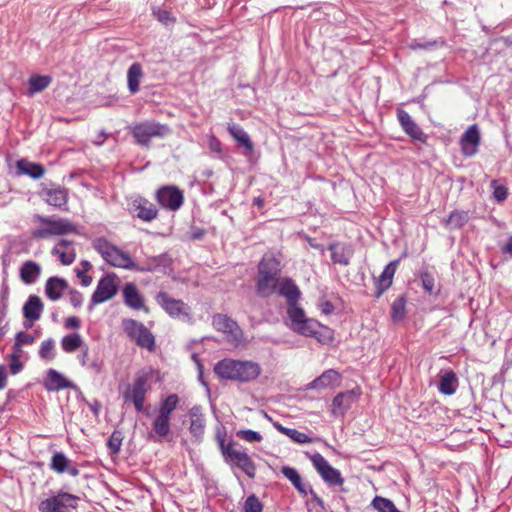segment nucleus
I'll return each instance as SVG.
<instances>
[{
    "instance_id": "nucleus-1",
    "label": "nucleus",
    "mask_w": 512,
    "mask_h": 512,
    "mask_svg": "<svg viewBox=\"0 0 512 512\" xmlns=\"http://www.w3.org/2000/svg\"><path fill=\"white\" fill-rule=\"evenodd\" d=\"M276 293L287 301V318L290 322L288 326L293 332L315 338L323 344L333 340V330L313 318H308L304 309L298 305L301 292L292 278H282Z\"/></svg>"
},
{
    "instance_id": "nucleus-2",
    "label": "nucleus",
    "mask_w": 512,
    "mask_h": 512,
    "mask_svg": "<svg viewBox=\"0 0 512 512\" xmlns=\"http://www.w3.org/2000/svg\"><path fill=\"white\" fill-rule=\"evenodd\" d=\"M281 263L273 254H264L257 265L255 294L266 299L277 292L281 280Z\"/></svg>"
},
{
    "instance_id": "nucleus-3",
    "label": "nucleus",
    "mask_w": 512,
    "mask_h": 512,
    "mask_svg": "<svg viewBox=\"0 0 512 512\" xmlns=\"http://www.w3.org/2000/svg\"><path fill=\"white\" fill-rule=\"evenodd\" d=\"M261 371L258 363L248 360L223 359L214 366V372L219 378L241 383L255 380Z\"/></svg>"
},
{
    "instance_id": "nucleus-4",
    "label": "nucleus",
    "mask_w": 512,
    "mask_h": 512,
    "mask_svg": "<svg viewBox=\"0 0 512 512\" xmlns=\"http://www.w3.org/2000/svg\"><path fill=\"white\" fill-rule=\"evenodd\" d=\"M128 130L134 143L146 149L151 147L152 139H164L172 133L169 125L155 120L135 122L128 126Z\"/></svg>"
},
{
    "instance_id": "nucleus-5",
    "label": "nucleus",
    "mask_w": 512,
    "mask_h": 512,
    "mask_svg": "<svg viewBox=\"0 0 512 512\" xmlns=\"http://www.w3.org/2000/svg\"><path fill=\"white\" fill-rule=\"evenodd\" d=\"M179 396L169 394L160 403L158 415L153 421V430L148 434V439L154 442H162L170 433V421L173 411L179 404Z\"/></svg>"
},
{
    "instance_id": "nucleus-6",
    "label": "nucleus",
    "mask_w": 512,
    "mask_h": 512,
    "mask_svg": "<svg viewBox=\"0 0 512 512\" xmlns=\"http://www.w3.org/2000/svg\"><path fill=\"white\" fill-rule=\"evenodd\" d=\"M92 246L111 266L134 271L135 268H137V264L132 260L128 253L110 243L104 237H99L93 240Z\"/></svg>"
},
{
    "instance_id": "nucleus-7",
    "label": "nucleus",
    "mask_w": 512,
    "mask_h": 512,
    "mask_svg": "<svg viewBox=\"0 0 512 512\" xmlns=\"http://www.w3.org/2000/svg\"><path fill=\"white\" fill-rule=\"evenodd\" d=\"M34 220L44 225V227L37 228L32 232L34 239H47L55 235L74 233L77 230L76 224L66 218L54 219L36 214Z\"/></svg>"
},
{
    "instance_id": "nucleus-8",
    "label": "nucleus",
    "mask_w": 512,
    "mask_h": 512,
    "mask_svg": "<svg viewBox=\"0 0 512 512\" xmlns=\"http://www.w3.org/2000/svg\"><path fill=\"white\" fill-rule=\"evenodd\" d=\"M80 498L62 490L51 494L38 504L40 512H73L78 507Z\"/></svg>"
},
{
    "instance_id": "nucleus-9",
    "label": "nucleus",
    "mask_w": 512,
    "mask_h": 512,
    "mask_svg": "<svg viewBox=\"0 0 512 512\" xmlns=\"http://www.w3.org/2000/svg\"><path fill=\"white\" fill-rule=\"evenodd\" d=\"M150 374L146 371H139L135 375L132 387L128 384L122 393L126 402H132L138 412L144 411L145 395L150 389Z\"/></svg>"
},
{
    "instance_id": "nucleus-10",
    "label": "nucleus",
    "mask_w": 512,
    "mask_h": 512,
    "mask_svg": "<svg viewBox=\"0 0 512 512\" xmlns=\"http://www.w3.org/2000/svg\"><path fill=\"white\" fill-rule=\"evenodd\" d=\"M310 460L316 471L328 486H340L341 492H348V490L343 487L344 478L342 477L340 471L331 466L320 453H314L312 456H310Z\"/></svg>"
},
{
    "instance_id": "nucleus-11",
    "label": "nucleus",
    "mask_w": 512,
    "mask_h": 512,
    "mask_svg": "<svg viewBox=\"0 0 512 512\" xmlns=\"http://www.w3.org/2000/svg\"><path fill=\"white\" fill-rule=\"evenodd\" d=\"M116 280L117 275L115 273H108L99 279L96 289L91 296L89 310H92L95 305L112 299L117 294L119 287Z\"/></svg>"
},
{
    "instance_id": "nucleus-12",
    "label": "nucleus",
    "mask_w": 512,
    "mask_h": 512,
    "mask_svg": "<svg viewBox=\"0 0 512 512\" xmlns=\"http://www.w3.org/2000/svg\"><path fill=\"white\" fill-rule=\"evenodd\" d=\"M155 301L170 317L191 319V309L182 300L172 298L168 293L160 291L156 294Z\"/></svg>"
},
{
    "instance_id": "nucleus-13",
    "label": "nucleus",
    "mask_w": 512,
    "mask_h": 512,
    "mask_svg": "<svg viewBox=\"0 0 512 512\" xmlns=\"http://www.w3.org/2000/svg\"><path fill=\"white\" fill-rule=\"evenodd\" d=\"M158 203L171 211H177L184 202L183 191L173 185H167L159 188L156 192Z\"/></svg>"
},
{
    "instance_id": "nucleus-14",
    "label": "nucleus",
    "mask_w": 512,
    "mask_h": 512,
    "mask_svg": "<svg viewBox=\"0 0 512 512\" xmlns=\"http://www.w3.org/2000/svg\"><path fill=\"white\" fill-rule=\"evenodd\" d=\"M397 119L403 131L413 140L425 143L427 135L404 109H397Z\"/></svg>"
},
{
    "instance_id": "nucleus-15",
    "label": "nucleus",
    "mask_w": 512,
    "mask_h": 512,
    "mask_svg": "<svg viewBox=\"0 0 512 512\" xmlns=\"http://www.w3.org/2000/svg\"><path fill=\"white\" fill-rule=\"evenodd\" d=\"M481 137L476 124L468 127L460 138L461 152L466 157H472L478 152Z\"/></svg>"
},
{
    "instance_id": "nucleus-16",
    "label": "nucleus",
    "mask_w": 512,
    "mask_h": 512,
    "mask_svg": "<svg viewBox=\"0 0 512 512\" xmlns=\"http://www.w3.org/2000/svg\"><path fill=\"white\" fill-rule=\"evenodd\" d=\"M227 453L228 458L225 460L226 463L236 466L242 470L249 478H255L256 465L247 453L237 451L235 449L233 452H229V450H227Z\"/></svg>"
},
{
    "instance_id": "nucleus-17",
    "label": "nucleus",
    "mask_w": 512,
    "mask_h": 512,
    "mask_svg": "<svg viewBox=\"0 0 512 512\" xmlns=\"http://www.w3.org/2000/svg\"><path fill=\"white\" fill-rule=\"evenodd\" d=\"M212 325L217 331L230 335L234 341H239L242 336L237 322L227 315L215 314L212 318Z\"/></svg>"
},
{
    "instance_id": "nucleus-18",
    "label": "nucleus",
    "mask_w": 512,
    "mask_h": 512,
    "mask_svg": "<svg viewBox=\"0 0 512 512\" xmlns=\"http://www.w3.org/2000/svg\"><path fill=\"white\" fill-rule=\"evenodd\" d=\"M361 391L359 388H354L351 390H347L345 392L338 393L332 401L333 410L332 413L334 415H338V411L343 415L345 411H347L351 405L356 402L358 397L360 396Z\"/></svg>"
},
{
    "instance_id": "nucleus-19",
    "label": "nucleus",
    "mask_w": 512,
    "mask_h": 512,
    "mask_svg": "<svg viewBox=\"0 0 512 512\" xmlns=\"http://www.w3.org/2000/svg\"><path fill=\"white\" fill-rule=\"evenodd\" d=\"M172 258L168 253H162L158 256L149 257L145 265L140 266L137 264L135 271L137 272H156L161 271L167 273V269L171 267Z\"/></svg>"
},
{
    "instance_id": "nucleus-20",
    "label": "nucleus",
    "mask_w": 512,
    "mask_h": 512,
    "mask_svg": "<svg viewBox=\"0 0 512 512\" xmlns=\"http://www.w3.org/2000/svg\"><path fill=\"white\" fill-rule=\"evenodd\" d=\"M400 263V259H396L388 263L384 270L382 271L381 275L378 277V279L375 282L376 285V292H375V298H380L381 295L391 287L393 283V276L396 272V269Z\"/></svg>"
},
{
    "instance_id": "nucleus-21",
    "label": "nucleus",
    "mask_w": 512,
    "mask_h": 512,
    "mask_svg": "<svg viewBox=\"0 0 512 512\" xmlns=\"http://www.w3.org/2000/svg\"><path fill=\"white\" fill-rule=\"evenodd\" d=\"M131 210L138 218L146 222H150L158 216V210L155 205L142 197L132 202Z\"/></svg>"
},
{
    "instance_id": "nucleus-22",
    "label": "nucleus",
    "mask_w": 512,
    "mask_h": 512,
    "mask_svg": "<svg viewBox=\"0 0 512 512\" xmlns=\"http://www.w3.org/2000/svg\"><path fill=\"white\" fill-rule=\"evenodd\" d=\"M44 387L47 391H59L68 388L74 389L76 385L57 370L50 368L44 380Z\"/></svg>"
},
{
    "instance_id": "nucleus-23",
    "label": "nucleus",
    "mask_w": 512,
    "mask_h": 512,
    "mask_svg": "<svg viewBox=\"0 0 512 512\" xmlns=\"http://www.w3.org/2000/svg\"><path fill=\"white\" fill-rule=\"evenodd\" d=\"M68 289L69 285L66 279L58 276H52L46 281L45 295L51 301H57L62 297L64 291H68Z\"/></svg>"
},
{
    "instance_id": "nucleus-24",
    "label": "nucleus",
    "mask_w": 512,
    "mask_h": 512,
    "mask_svg": "<svg viewBox=\"0 0 512 512\" xmlns=\"http://www.w3.org/2000/svg\"><path fill=\"white\" fill-rule=\"evenodd\" d=\"M341 379V375L338 371L334 369H328L324 371L320 376L315 378L313 381L308 383L305 387V390L311 389H325L328 387H332L336 382H339Z\"/></svg>"
},
{
    "instance_id": "nucleus-25",
    "label": "nucleus",
    "mask_w": 512,
    "mask_h": 512,
    "mask_svg": "<svg viewBox=\"0 0 512 512\" xmlns=\"http://www.w3.org/2000/svg\"><path fill=\"white\" fill-rule=\"evenodd\" d=\"M43 309L41 298L37 295H30L23 305L22 312L25 319L37 321L40 319Z\"/></svg>"
},
{
    "instance_id": "nucleus-26",
    "label": "nucleus",
    "mask_w": 512,
    "mask_h": 512,
    "mask_svg": "<svg viewBox=\"0 0 512 512\" xmlns=\"http://www.w3.org/2000/svg\"><path fill=\"white\" fill-rule=\"evenodd\" d=\"M124 303L135 310L144 308V298L134 283H127L123 288Z\"/></svg>"
},
{
    "instance_id": "nucleus-27",
    "label": "nucleus",
    "mask_w": 512,
    "mask_h": 512,
    "mask_svg": "<svg viewBox=\"0 0 512 512\" xmlns=\"http://www.w3.org/2000/svg\"><path fill=\"white\" fill-rule=\"evenodd\" d=\"M458 384L459 382L456 373L449 369L440 375L437 387L442 394L450 396L456 392Z\"/></svg>"
},
{
    "instance_id": "nucleus-28",
    "label": "nucleus",
    "mask_w": 512,
    "mask_h": 512,
    "mask_svg": "<svg viewBox=\"0 0 512 512\" xmlns=\"http://www.w3.org/2000/svg\"><path fill=\"white\" fill-rule=\"evenodd\" d=\"M41 195L51 206L62 208L67 204L68 194L65 188L43 189Z\"/></svg>"
},
{
    "instance_id": "nucleus-29",
    "label": "nucleus",
    "mask_w": 512,
    "mask_h": 512,
    "mask_svg": "<svg viewBox=\"0 0 512 512\" xmlns=\"http://www.w3.org/2000/svg\"><path fill=\"white\" fill-rule=\"evenodd\" d=\"M230 135L237 141L239 146L245 148L244 155H249L254 150V144L248 133L238 124H229L227 128Z\"/></svg>"
},
{
    "instance_id": "nucleus-30",
    "label": "nucleus",
    "mask_w": 512,
    "mask_h": 512,
    "mask_svg": "<svg viewBox=\"0 0 512 512\" xmlns=\"http://www.w3.org/2000/svg\"><path fill=\"white\" fill-rule=\"evenodd\" d=\"M40 274L41 266L33 260L25 261L19 269L20 279L27 285L35 283Z\"/></svg>"
},
{
    "instance_id": "nucleus-31",
    "label": "nucleus",
    "mask_w": 512,
    "mask_h": 512,
    "mask_svg": "<svg viewBox=\"0 0 512 512\" xmlns=\"http://www.w3.org/2000/svg\"><path fill=\"white\" fill-rule=\"evenodd\" d=\"M16 168L19 174L27 175L32 179H40L45 172L43 165L31 162L27 159H20L16 162Z\"/></svg>"
},
{
    "instance_id": "nucleus-32",
    "label": "nucleus",
    "mask_w": 512,
    "mask_h": 512,
    "mask_svg": "<svg viewBox=\"0 0 512 512\" xmlns=\"http://www.w3.org/2000/svg\"><path fill=\"white\" fill-rule=\"evenodd\" d=\"M282 474L291 482L294 488L301 494L302 496H306L308 494V485L309 483H304L301 475L294 467L283 466L281 469Z\"/></svg>"
},
{
    "instance_id": "nucleus-33",
    "label": "nucleus",
    "mask_w": 512,
    "mask_h": 512,
    "mask_svg": "<svg viewBox=\"0 0 512 512\" xmlns=\"http://www.w3.org/2000/svg\"><path fill=\"white\" fill-rule=\"evenodd\" d=\"M143 77V70L140 63H133L127 71V85L131 94H136L140 87V81Z\"/></svg>"
},
{
    "instance_id": "nucleus-34",
    "label": "nucleus",
    "mask_w": 512,
    "mask_h": 512,
    "mask_svg": "<svg viewBox=\"0 0 512 512\" xmlns=\"http://www.w3.org/2000/svg\"><path fill=\"white\" fill-rule=\"evenodd\" d=\"M328 250L331 251V260L335 264L347 266L350 263V254L347 249L338 242H333L328 245Z\"/></svg>"
},
{
    "instance_id": "nucleus-35",
    "label": "nucleus",
    "mask_w": 512,
    "mask_h": 512,
    "mask_svg": "<svg viewBox=\"0 0 512 512\" xmlns=\"http://www.w3.org/2000/svg\"><path fill=\"white\" fill-rule=\"evenodd\" d=\"M52 82V77L49 75H32L29 80L28 95L32 96L36 93L45 90Z\"/></svg>"
},
{
    "instance_id": "nucleus-36",
    "label": "nucleus",
    "mask_w": 512,
    "mask_h": 512,
    "mask_svg": "<svg viewBox=\"0 0 512 512\" xmlns=\"http://www.w3.org/2000/svg\"><path fill=\"white\" fill-rule=\"evenodd\" d=\"M84 346L85 342L79 333L68 334L61 339V347L66 353H73Z\"/></svg>"
},
{
    "instance_id": "nucleus-37",
    "label": "nucleus",
    "mask_w": 512,
    "mask_h": 512,
    "mask_svg": "<svg viewBox=\"0 0 512 512\" xmlns=\"http://www.w3.org/2000/svg\"><path fill=\"white\" fill-rule=\"evenodd\" d=\"M134 341L139 347L145 348L149 351H153L155 348V337L144 324L139 330Z\"/></svg>"
},
{
    "instance_id": "nucleus-38",
    "label": "nucleus",
    "mask_w": 512,
    "mask_h": 512,
    "mask_svg": "<svg viewBox=\"0 0 512 512\" xmlns=\"http://www.w3.org/2000/svg\"><path fill=\"white\" fill-rule=\"evenodd\" d=\"M69 464H71V460L63 452L56 451L51 457L49 466L53 471L62 474L69 469Z\"/></svg>"
},
{
    "instance_id": "nucleus-39",
    "label": "nucleus",
    "mask_w": 512,
    "mask_h": 512,
    "mask_svg": "<svg viewBox=\"0 0 512 512\" xmlns=\"http://www.w3.org/2000/svg\"><path fill=\"white\" fill-rule=\"evenodd\" d=\"M274 427L282 434L288 436L290 439L295 441L296 443L305 444L310 443L311 438H309L305 433L299 432L296 429L287 428L281 425L280 423H274Z\"/></svg>"
},
{
    "instance_id": "nucleus-40",
    "label": "nucleus",
    "mask_w": 512,
    "mask_h": 512,
    "mask_svg": "<svg viewBox=\"0 0 512 512\" xmlns=\"http://www.w3.org/2000/svg\"><path fill=\"white\" fill-rule=\"evenodd\" d=\"M406 296L401 295L391 305V318L394 322H400L406 315Z\"/></svg>"
},
{
    "instance_id": "nucleus-41",
    "label": "nucleus",
    "mask_w": 512,
    "mask_h": 512,
    "mask_svg": "<svg viewBox=\"0 0 512 512\" xmlns=\"http://www.w3.org/2000/svg\"><path fill=\"white\" fill-rule=\"evenodd\" d=\"M371 506L378 512H401L392 500L381 496H375L371 502Z\"/></svg>"
},
{
    "instance_id": "nucleus-42",
    "label": "nucleus",
    "mask_w": 512,
    "mask_h": 512,
    "mask_svg": "<svg viewBox=\"0 0 512 512\" xmlns=\"http://www.w3.org/2000/svg\"><path fill=\"white\" fill-rule=\"evenodd\" d=\"M469 220L467 211H452L448 217L447 224L454 229L462 228Z\"/></svg>"
},
{
    "instance_id": "nucleus-43",
    "label": "nucleus",
    "mask_w": 512,
    "mask_h": 512,
    "mask_svg": "<svg viewBox=\"0 0 512 512\" xmlns=\"http://www.w3.org/2000/svg\"><path fill=\"white\" fill-rule=\"evenodd\" d=\"M143 326V323L138 322L134 319H123L122 320V327L124 332L127 334V336L135 340L137 337V334L139 333V330Z\"/></svg>"
},
{
    "instance_id": "nucleus-44",
    "label": "nucleus",
    "mask_w": 512,
    "mask_h": 512,
    "mask_svg": "<svg viewBox=\"0 0 512 512\" xmlns=\"http://www.w3.org/2000/svg\"><path fill=\"white\" fill-rule=\"evenodd\" d=\"M55 355V341L52 338L44 340L39 349V356L45 360H53Z\"/></svg>"
},
{
    "instance_id": "nucleus-45",
    "label": "nucleus",
    "mask_w": 512,
    "mask_h": 512,
    "mask_svg": "<svg viewBox=\"0 0 512 512\" xmlns=\"http://www.w3.org/2000/svg\"><path fill=\"white\" fill-rule=\"evenodd\" d=\"M152 15L163 25H171L176 22V18L168 10L161 9L159 7L152 8Z\"/></svg>"
},
{
    "instance_id": "nucleus-46",
    "label": "nucleus",
    "mask_w": 512,
    "mask_h": 512,
    "mask_svg": "<svg viewBox=\"0 0 512 512\" xmlns=\"http://www.w3.org/2000/svg\"><path fill=\"white\" fill-rule=\"evenodd\" d=\"M122 441H123L122 432L119 430H114L107 441V446H108L111 454L116 455L120 452Z\"/></svg>"
},
{
    "instance_id": "nucleus-47",
    "label": "nucleus",
    "mask_w": 512,
    "mask_h": 512,
    "mask_svg": "<svg viewBox=\"0 0 512 512\" xmlns=\"http://www.w3.org/2000/svg\"><path fill=\"white\" fill-rule=\"evenodd\" d=\"M420 280H421L422 288L427 293H429L430 295L438 294V292L435 291V278L430 272H428V271L421 272Z\"/></svg>"
},
{
    "instance_id": "nucleus-48",
    "label": "nucleus",
    "mask_w": 512,
    "mask_h": 512,
    "mask_svg": "<svg viewBox=\"0 0 512 512\" xmlns=\"http://www.w3.org/2000/svg\"><path fill=\"white\" fill-rule=\"evenodd\" d=\"M9 295H10L9 286H8L6 280H3L2 284H1V290H0V297H1V303H2L1 310H0V322L6 316Z\"/></svg>"
},
{
    "instance_id": "nucleus-49",
    "label": "nucleus",
    "mask_w": 512,
    "mask_h": 512,
    "mask_svg": "<svg viewBox=\"0 0 512 512\" xmlns=\"http://www.w3.org/2000/svg\"><path fill=\"white\" fill-rule=\"evenodd\" d=\"M204 420L202 417L191 419L189 431L196 439H201L204 434Z\"/></svg>"
},
{
    "instance_id": "nucleus-50",
    "label": "nucleus",
    "mask_w": 512,
    "mask_h": 512,
    "mask_svg": "<svg viewBox=\"0 0 512 512\" xmlns=\"http://www.w3.org/2000/svg\"><path fill=\"white\" fill-rule=\"evenodd\" d=\"M263 505L256 495L252 494L248 496L244 503L245 512H262Z\"/></svg>"
},
{
    "instance_id": "nucleus-51",
    "label": "nucleus",
    "mask_w": 512,
    "mask_h": 512,
    "mask_svg": "<svg viewBox=\"0 0 512 512\" xmlns=\"http://www.w3.org/2000/svg\"><path fill=\"white\" fill-rule=\"evenodd\" d=\"M52 254L53 255H58L59 256V260L60 262L63 264V265H70L74 262L75 260V252L74 250L72 249L71 252H65V251H61L60 249H58V246H55L52 250Z\"/></svg>"
},
{
    "instance_id": "nucleus-52",
    "label": "nucleus",
    "mask_w": 512,
    "mask_h": 512,
    "mask_svg": "<svg viewBox=\"0 0 512 512\" xmlns=\"http://www.w3.org/2000/svg\"><path fill=\"white\" fill-rule=\"evenodd\" d=\"M491 187L493 188V197L497 202H503L508 197V190L503 185H498L496 180L491 181Z\"/></svg>"
},
{
    "instance_id": "nucleus-53",
    "label": "nucleus",
    "mask_w": 512,
    "mask_h": 512,
    "mask_svg": "<svg viewBox=\"0 0 512 512\" xmlns=\"http://www.w3.org/2000/svg\"><path fill=\"white\" fill-rule=\"evenodd\" d=\"M236 435L247 442H260L262 440V435L253 430L245 429V430H239Z\"/></svg>"
},
{
    "instance_id": "nucleus-54",
    "label": "nucleus",
    "mask_w": 512,
    "mask_h": 512,
    "mask_svg": "<svg viewBox=\"0 0 512 512\" xmlns=\"http://www.w3.org/2000/svg\"><path fill=\"white\" fill-rule=\"evenodd\" d=\"M437 45H438L437 40L420 42L415 39L410 42L409 47L412 50H418V49L430 50V49L436 47Z\"/></svg>"
},
{
    "instance_id": "nucleus-55",
    "label": "nucleus",
    "mask_w": 512,
    "mask_h": 512,
    "mask_svg": "<svg viewBox=\"0 0 512 512\" xmlns=\"http://www.w3.org/2000/svg\"><path fill=\"white\" fill-rule=\"evenodd\" d=\"M15 340H16V346L17 347H21L22 345H31L34 343L35 341V338L28 334V333H25L23 331H20L16 334L15 336Z\"/></svg>"
},
{
    "instance_id": "nucleus-56",
    "label": "nucleus",
    "mask_w": 512,
    "mask_h": 512,
    "mask_svg": "<svg viewBox=\"0 0 512 512\" xmlns=\"http://www.w3.org/2000/svg\"><path fill=\"white\" fill-rule=\"evenodd\" d=\"M68 293L70 295V303L75 307V308H79L82 306V303H83V295L73 289V288H70L68 289Z\"/></svg>"
},
{
    "instance_id": "nucleus-57",
    "label": "nucleus",
    "mask_w": 512,
    "mask_h": 512,
    "mask_svg": "<svg viewBox=\"0 0 512 512\" xmlns=\"http://www.w3.org/2000/svg\"><path fill=\"white\" fill-rule=\"evenodd\" d=\"M10 357V372L11 374L16 375L23 369V363L19 360V355L17 353H13Z\"/></svg>"
},
{
    "instance_id": "nucleus-58",
    "label": "nucleus",
    "mask_w": 512,
    "mask_h": 512,
    "mask_svg": "<svg viewBox=\"0 0 512 512\" xmlns=\"http://www.w3.org/2000/svg\"><path fill=\"white\" fill-rule=\"evenodd\" d=\"M217 438H218V443H219V447H220L221 453L223 455V458H224V460H226L228 458L227 450H229V452H233L234 451L233 446L235 445V442L230 441L228 444H225L224 438L221 437L219 434L217 435Z\"/></svg>"
},
{
    "instance_id": "nucleus-59",
    "label": "nucleus",
    "mask_w": 512,
    "mask_h": 512,
    "mask_svg": "<svg viewBox=\"0 0 512 512\" xmlns=\"http://www.w3.org/2000/svg\"><path fill=\"white\" fill-rule=\"evenodd\" d=\"M308 494L310 495V500L307 501L309 503L310 501L316 503L317 506H319L321 509H325V503L321 497L317 495V493L312 489L311 485H308Z\"/></svg>"
},
{
    "instance_id": "nucleus-60",
    "label": "nucleus",
    "mask_w": 512,
    "mask_h": 512,
    "mask_svg": "<svg viewBox=\"0 0 512 512\" xmlns=\"http://www.w3.org/2000/svg\"><path fill=\"white\" fill-rule=\"evenodd\" d=\"M64 326L66 329H79L81 326V321L77 316H70L66 318L64 322Z\"/></svg>"
},
{
    "instance_id": "nucleus-61",
    "label": "nucleus",
    "mask_w": 512,
    "mask_h": 512,
    "mask_svg": "<svg viewBox=\"0 0 512 512\" xmlns=\"http://www.w3.org/2000/svg\"><path fill=\"white\" fill-rule=\"evenodd\" d=\"M81 354L79 355V360L82 366H87L89 362V349L87 344L85 343L84 347L80 348Z\"/></svg>"
},
{
    "instance_id": "nucleus-62",
    "label": "nucleus",
    "mask_w": 512,
    "mask_h": 512,
    "mask_svg": "<svg viewBox=\"0 0 512 512\" xmlns=\"http://www.w3.org/2000/svg\"><path fill=\"white\" fill-rule=\"evenodd\" d=\"M103 362L99 360V358H94L90 363H88L87 367L93 370L95 373H100L102 370Z\"/></svg>"
},
{
    "instance_id": "nucleus-63",
    "label": "nucleus",
    "mask_w": 512,
    "mask_h": 512,
    "mask_svg": "<svg viewBox=\"0 0 512 512\" xmlns=\"http://www.w3.org/2000/svg\"><path fill=\"white\" fill-rule=\"evenodd\" d=\"M209 148L211 151L215 152V153H221L222 152V149H221V142L214 136L211 137L210 141H209Z\"/></svg>"
},
{
    "instance_id": "nucleus-64",
    "label": "nucleus",
    "mask_w": 512,
    "mask_h": 512,
    "mask_svg": "<svg viewBox=\"0 0 512 512\" xmlns=\"http://www.w3.org/2000/svg\"><path fill=\"white\" fill-rule=\"evenodd\" d=\"M501 252L512 257V236H510L506 243L501 247Z\"/></svg>"
}]
</instances>
